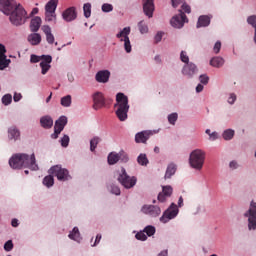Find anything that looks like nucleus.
Wrapping results in <instances>:
<instances>
[{
    "label": "nucleus",
    "instance_id": "1",
    "mask_svg": "<svg viewBox=\"0 0 256 256\" xmlns=\"http://www.w3.org/2000/svg\"><path fill=\"white\" fill-rule=\"evenodd\" d=\"M0 11L4 15H9L10 22L15 27H19L25 24V19H27V11L21 6L17 5L15 0H0Z\"/></svg>",
    "mask_w": 256,
    "mask_h": 256
},
{
    "label": "nucleus",
    "instance_id": "2",
    "mask_svg": "<svg viewBox=\"0 0 256 256\" xmlns=\"http://www.w3.org/2000/svg\"><path fill=\"white\" fill-rule=\"evenodd\" d=\"M9 165L12 169H31L32 171H37L39 166L35 160V154L31 156L28 154H15L9 160Z\"/></svg>",
    "mask_w": 256,
    "mask_h": 256
},
{
    "label": "nucleus",
    "instance_id": "3",
    "mask_svg": "<svg viewBox=\"0 0 256 256\" xmlns=\"http://www.w3.org/2000/svg\"><path fill=\"white\" fill-rule=\"evenodd\" d=\"M116 116L119 121H127V113H129V98L123 93H118L116 95Z\"/></svg>",
    "mask_w": 256,
    "mask_h": 256
},
{
    "label": "nucleus",
    "instance_id": "4",
    "mask_svg": "<svg viewBox=\"0 0 256 256\" xmlns=\"http://www.w3.org/2000/svg\"><path fill=\"white\" fill-rule=\"evenodd\" d=\"M189 163L193 169L201 171L203 165L205 164V151L201 149H196L191 152Z\"/></svg>",
    "mask_w": 256,
    "mask_h": 256
},
{
    "label": "nucleus",
    "instance_id": "5",
    "mask_svg": "<svg viewBox=\"0 0 256 256\" xmlns=\"http://www.w3.org/2000/svg\"><path fill=\"white\" fill-rule=\"evenodd\" d=\"M117 181L125 189H133V187H135V185H137V177L129 176V174H127V170H125V168H121V170L119 171Z\"/></svg>",
    "mask_w": 256,
    "mask_h": 256
},
{
    "label": "nucleus",
    "instance_id": "6",
    "mask_svg": "<svg viewBox=\"0 0 256 256\" xmlns=\"http://www.w3.org/2000/svg\"><path fill=\"white\" fill-rule=\"evenodd\" d=\"M49 175H53L56 177L58 181H69L71 179V175L69 174V170L67 168H62L61 165L52 166L49 171Z\"/></svg>",
    "mask_w": 256,
    "mask_h": 256
},
{
    "label": "nucleus",
    "instance_id": "7",
    "mask_svg": "<svg viewBox=\"0 0 256 256\" xmlns=\"http://www.w3.org/2000/svg\"><path fill=\"white\" fill-rule=\"evenodd\" d=\"M244 217L248 218V229L251 231L252 229H256V202L252 201L250 203V208L247 212H245Z\"/></svg>",
    "mask_w": 256,
    "mask_h": 256
},
{
    "label": "nucleus",
    "instance_id": "8",
    "mask_svg": "<svg viewBox=\"0 0 256 256\" xmlns=\"http://www.w3.org/2000/svg\"><path fill=\"white\" fill-rule=\"evenodd\" d=\"M130 33L131 27H125L116 35L117 39H120V41H124V49L126 53H131V41L129 40Z\"/></svg>",
    "mask_w": 256,
    "mask_h": 256
},
{
    "label": "nucleus",
    "instance_id": "9",
    "mask_svg": "<svg viewBox=\"0 0 256 256\" xmlns=\"http://www.w3.org/2000/svg\"><path fill=\"white\" fill-rule=\"evenodd\" d=\"M179 215V208L175 203H172L170 207L163 213L160 218L161 223H169L171 219H175Z\"/></svg>",
    "mask_w": 256,
    "mask_h": 256
},
{
    "label": "nucleus",
    "instance_id": "10",
    "mask_svg": "<svg viewBox=\"0 0 256 256\" xmlns=\"http://www.w3.org/2000/svg\"><path fill=\"white\" fill-rule=\"evenodd\" d=\"M179 13V15L174 16L170 21L172 27H175V29H181L189 21L183 10H179Z\"/></svg>",
    "mask_w": 256,
    "mask_h": 256
},
{
    "label": "nucleus",
    "instance_id": "11",
    "mask_svg": "<svg viewBox=\"0 0 256 256\" xmlns=\"http://www.w3.org/2000/svg\"><path fill=\"white\" fill-rule=\"evenodd\" d=\"M105 107V96L103 93L96 92L93 94V109L95 111H99V109H103Z\"/></svg>",
    "mask_w": 256,
    "mask_h": 256
},
{
    "label": "nucleus",
    "instance_id": "12",
    "mask_svg": "<svg viewBox=\"0 0 256 256\" xmlns=\"http://www.w3.org/2000/svg\"><path fill=\"white\" fill-rule=\"evenodd\" d=\"M7 49L5 48V45L0 44V71H3V69H7L9 65L11 64V59H7Z\"/></svg>",
    "mask_w": 256,
    "mask_h": 256
},
{
    "label": "nucleus",
    "instance_id": "13",
    "mask_svg": "<svg viewBox=\"0 0 256 256\" xmlns=\"http://www.w3.org/2000/svg\"><path fill=\"white\" fill-rule=\"evenodd\" d=\"M141 211L145 213V215H150V217H159V215H161V208H159V206L144 205Z\"/></svg>",
    "mask_w": 256,
    "mask_h": 256
},
{
    "label": "nucleus",
    "instance_id": "14",
    "mask_svg": "<svg viewBox=\"0 0 256 256\" xmlns=\"http://www.w3.org/2000/svg\"><path fill=\"white\" fill-rule=\"evenodd\" d=\"M173 195V187L167 185V186H162V192L158 194V201L160 203H165L169 197Z\"/></svg>",
    "mask_w": 256,
    "mask_h": 256
},
{
    "label": "nucleus",
    "instance_id": "15",
    "mask_svg": "<svg viewBox=\"0 0 256 256\" xmlns=\"http://www.w3.org/2000/svg\"><path fill=\"white\" fill-rule=\"evenodd\" d=\"M42 61L40 62V67L42 69V75H47L49 69H51V62L53 61V57L51 55H42Z\"/></svg>",
    "mask_w": 256,
    "mask_h": 256
},
{
    "label": "nucleus",
    "instance_id": "16",
    "mask_svg": "<svg viewBox=\"0 0 256 256\" xmlns=\"http://www.w3.org/2000/svg\"><path fill=\"white\" fill-rule=\"evenodd\" d=\"M143 12L151 19L153 17V13L155 12V1L154 0H144L143 2Z\"/></svg>",
    "mask_w": 256,
    "mask_h": 256
},
{
    "label": "nucleus",
    "instance_id": "17",
    "mask_svg": "<svg viewBox=\"0 0 256 256\" xmlns=\"http://www.w3.org/2000/svg\"><path fill=\"white\" fill-rule=\"evenodd\" d=\"M111 72L109 70H100L95 75L97 83H109Z\"/></svg>",
    "mask_w": 256,
    "mask_h": 256
},
{
    "label": "nucleus",
    "instance_id": "18",
    "mask_svg": "<svg viewBox=\"0 0 256 256\" xmlns=\"http://www.w3.org/2000/svg\"><path fill=\"white\" fill-rule=\"evenodd\" d=\"M62 17L64 21H67L68 23L71 21H75V19H77V11L75 10V7H70L66 9L63 12Z\"/></svg>",
    "mask_w": 256,
    "mask_h": 256
},
{
    "label": "nucleus",
    "instance_id": "19",
    "mask_svg": "<svg viewBox=\"0 0 256 256\" xmlns=\"http://www.w3.org/2000/svg\"><path fill=\"white\" fill-rule=\"evenodd\" d=\"M183 75H186L187 77H193L195 73H197V66L193 63L186 64L182 69Z\"/></svg>",
    "mask_w": 256,
    "mask_h": 256
},
{
    "label": "nucleus",
    "instance_id": "20",
    "mask_svg": "<svg viewBox=\"0 0 256 256\" xmlns=\"http://www.w3.org/2000/svg\"><path fill=\"white\" fill-rule=\"evenodd\" d=\"M42 31L46 36V41L49 45H53V43H55V36L53 35V33L51 32V27L44 25L42 27Z\"/></svg>",
    "mask_w": 256,
    "mask_h": 256
},
{
    "label": "nucleus",
    "instance_id": "21",
    "mask_svg": "<svg viewBox=\"0 0 256 256\" xmlns=\"http://www.w3.org/2000/svg\"><path fill=\"white\" fill-rule=\"evenodd\" d=\"M151 137V131H142L135 135L136 143H147V140Z\"/></svg>",
    "mask_w": 256,
    "mask_h": 256
},
{
    "label": "nucleus",
    "instance_id": "22",
    "mask_svg": "<svg viewBox=\"0 0 256 256\" xmlns=\"http://www.w3.org/2000/svg\"><path fill=\"white\" fill-rule=\"evenodd\" d=\"M41 23V17L36 16L32 18L30 22V31H32V33H37V31H39L41 28Z\"/></svg>",
    "mask_w": 256,
    "mask_h": 256
},
{
    "label": "nucleus",
    "instance_id": "23",
    "mask_svg": "<svg viewBox=\"0 0 256 256\" xmlns=\"http://www.w3.org/2000/svg\"><path fill=\"white\" fill-rule=\"evenodd\" d=\"M210 24H211V17H209L207 15H202L198 18L196 27H197V29H199L201 27H209Z\"/></svg>",
    "mask_w": 256,
    "mask_h": 256
},
{
    "label": "nucleus",
    "instance_id": "24",
    "mask_svg": "<svg viewBox=\"0 0 256 256\" xmlns=\"http://www.w3.org/2000/svg\"><path fill=\"white\" fill-rule=\"evenodd\" d=\"M40 123L44 129H51L53 127V118L44 116L40 119Z\"/></svg>",
    "mask_w": 256,
    "mask_h": 256
},
{
    "label": "nucleus",
    "instance_id": "25",
    "mask_svg": "<svg viewBox=\"0 0 256 256\" xmlns=\"http://www.w3.org/2000/svg\"><path fill=\"white\" fill-rule=\"evenodd\" d=\"M8 137L9 139H14V141H17L19 137H21V132L17 127L13 126L8 129Z\"/></svg>",
    "mask_w": 256,
    "mask_h": 256
},
{
    "label": "nucleus",
    "instance_id": "26",
    "mask_svg": "<svg viewBox=\"0 0 256 256\" xmlns=\"http://www.w3.org/2000/svg\"><path fill=\"white\" fill-rule=\"evenodd\" d=\"M58 4L59 0H50L45 6L46 13H55Z\"/></svg>",
    "mask_w": 256,
    "mask_h": 256
},
{
    "label": "nucleus",
    "instance_id": "27",
    "mask_svg": "<svg viewBox=\"0 0 256 256\" xmlns=\"http://www.w3.org/2000/svg\"><path fill=\"white\" fill-rule=\"evenodd\" d=\"M28 43L31 45H39L41 43V34L32 33L28 36Z\"/></svg>",
    "mask_w": 256,
    "mask_h": 256
},
{
    "label": "nucleus",
    "instance_id": "28",
    "mask_svg": "<svg viewBox=\"0 0 256 256\" xmlns=\"http://www.w3.org/2000/svg\"><path fill=\"white\" fill-rule=\"evenodd\" d=\"M65 125H67V118L65 116H61L56 122L54 128L60 129L63 131L65 129Z\"/></svg>",
    "mask_w": 256,
    "mask_h": 256
},
{
    "label": "nucleus",
    "instance_id": "29",
    "mask_svg": "<svg viewBox=\"0 0 256 256\" xmlns=\"http://www.w3.org/2000/svg\"><path fill=\"white\" fill-rule=\"evenodd\" d=\"M177 166L175 164H169L165 173V179H171L173 174L176 173Z\"/></svg>",
    "mask_w": 256,
    "mask_h": 256
},
{
    "label": "nucleus",
    "instance_id": "30",
    "mask_svg": "<svg viewBox=\"0 0 256 256\" xmlns=\"http://www.w3.org/2000/svg\"><path fill=\"white\" fill-rule=\"evenodd\" d=\"M225 63V60H223V58L221 57H214L210 60V65L212 67H223V64Z\"/></svg>",
    "mask_w": 256,
    "mask_h": 256
},
{
    "label": "nucleus",
    "instance_id": "31",
    "mask_svg": "<svg viewBox=\"0 0 256 256\" xmlns=\"http://www.w3.org/2000/svg\"><path fill=\"white\" fill-rule=\"evenodd\" d=\"M119 153L111 152L108 155V164L109 165H115L116 163L119 162Z\"/></svg>",
    "mask_w": 256,
    "mask_h": 256
},
{
    "label": "nucleus",
    "instance_id": "32",
    "mask_svg": "<svg viewBox=\"0 0 256 256\" xmlns=\"http://www.w3.org/2000/svg\"><path fill=\"white\" fill-rule=\"evenodd\" d=\"M137 163L142 167H147V165H149V159L147 158V154H140L137 158Z\"/></svg>",
    "mask_w": 256,
    "mask_h": 256
},
{
    "label": "nucleus",
    "instance_id": "33",
    "mask_svg": "<svg viewBox=\"0 0 256 256\" xmlns=\"http://www.w3.org/2000/svg\"><path fill=\"white\" fill-rule=\"evenodd\" d=\"M55 176H53L52 174L46 176L43 179V185H45L46 187H53V185H55Z\"/></svg>",
    "mask_w": 256,
    "mask_h": 256
},
{
    "label": "nucleus",
    "instance_id": "34",
    "mask_svg": "<svg viewBox=\"0 0 256 256\" xmlns=\"http://www.w3.org/2000/svg\"><path fill=\"white\" fill-rule=\"evenodd\" d=\"M223 139H225V141H231V139H233V137H235V130L233 129H227L223 132L222 134Z\"/></svg>",
    "mask_w": 256,
    "mask_h": 256
},
{
    "label": "nucleus",
    "instance_id": "35",
    "mask_svg": "<svg viewBox=\"0 0 256 256\" xmlns=\"http://www.w3.org/2000/svg\"><path fill=\"white\" fill-rule=\"evenodd\" d=\"M69 239H73V241H79L81 234L79 233V228L74 227L72 232L68 235Z\"/></svg>",
    "mask_w": 256,
    "mask_h": 256
},
{
    "label": "nucleus",
    "instance_id": "36",
    "mask_svg": "<svg viewBox=\"0 0 256 256\" xmlns=\"http://www.w3.org/2000/svg\"><path fill=\"white\" fill-rule=\"evenodd\" d=\"M57 19V16L55 15V12H45V21L48 23H55Z\"/></svg>",
    "mask_w": 256,
    "mask_h": 256
},
{
    "label": "nucleus",
    "instance_id": "37",
    "mask_svg": "<svg viewBox=\"0 0 256 256\" xmlns=\"http://www.w3.org/2000/svg\"><path fill=\"white\" fill-rule=\"evenodd\" d=\"M99 143H101V138L99 137H94L91 141H90V151H95V149H97V145H99Z\"/></svg>",
    "mask_w": 256,
    "mask_h": 256
},
{
    "label": "nucleus",
    "instance_id": "38",
    "mask_svg": "<svg viewBox=\"0 0 256 256\" xmlns=\"http://www.w3.org/2000/svg\"><path fill=\"white\" fill-rule=\"evenodd\" d=\"M60 103L62 107H71V95L62 97Z\"/></svg>",
    "mask_w": 256,
    "mask_h": 256
},
{
    "label": "nucleus",
    "instance_id": "39",
    "mask_svg": "<svg viewBox=\"0 0 256 256\" xmlns=\"http://www.w3.org/2000/svg\"><path fill=\"white\" fill-rule=\"evenodd\" d=\"M83 11L86 19H89V17H91V4L90 3L84 4Z\"/></svg>",
    "mask_w": 256,
    "mask_h": 256
},
{
    "label": "nucleus",
    "instance_id": "40",
    "mask_svg": "<svg viewBox=\"0 0 256 256\" xmlns=\"http://www.w3.org/2000/svg\"><path fill=\"white\" fill-rule=\"evenodd\" d=\"M138 29H139L140 33H142V34L148 33V31H149V27H147V24H145L144 21H140L138 23Z\"/></svg>",
    "mask_w": 256,
    "mask_h": 256
},
{
    "label": "nucleus",
    "instance_id": "41",
    "mask_svg": "<svg viewBox=\"0 0 256 256\" xmlns=\"http://www.w3.org/2000/svg\"><path fill=\"white\" fill-rule=\"evenodd\" d=\"M13 101V96L11 94H6L2 97L3 105H11Z\"/></svg>",
    "mask_w": 256,
    "mask_h": 256
},
{
    "label": "nucleus",
    "instance_id": "42",
    "mask_svg": "<svg viewBox=\"0 0 256 256\" xmlns=\"http://www.w3.org/2000/svg\"><path fill=\"white\" fill-rule=\"evenodd\" d=\"M144 233H146L148 237H153V235H155V226H146L144 228Z\"/></svg>",
    "mask_w": 256,
    "mask_h": 256
},
{
    "label": "nucleus",
    "instance_id": "43",
    "mask_svg": "<svg viewBox=\"0 0 256 256\" xmlns=\"http://www.w3.org/2000/svg\"><path fill=\"white\" fill-rule=\"evenodd\" d=\"M178 115L177 113H172L168 116V121L170 125H175V123L177 122L178 119Z\"/></svg>",
    "mask_w": 256,
    "mask_h": 256
},
{
    "label": "nucleus",
    "instance_id": "44",
    "mask_svg": "<svg viewBox=\"0 0 256 256\" xmlns=\"http://www.w3.org/2000/svg\"><path fill=\"white\" fill-rule=\"evenodd\" d=\"M135 237L138 241H147V235H145V230L138 232Z\"/></svg>",
    "mask_w": 256,
    "mask_h": 256
},
{
    "label": "nucleus",
    "instance_id": "45",
    "mask_svg": "<svg viewBox=\"0 0 256 256\" xmlns=\"http://www.w3.org/2000/svg\"><path fill=\"white\" fill-rule=\"evenodd\" d=\"M119 160L122 161L123 163H127V161H129V155H127V153L125 152H119Z\"/></svg>",
    "mask_w": 256,
    "mask_h": 256
},
{
    "label": "nucleus",
    "instance_id": "46",
    "mask_svg": "<svg viewBox=\"0 0 256 256\" xmlns=\"http://www.w3.org/2000/svg\"><path fill=\"white\" fill-rule=\"evenodd\" d=\"M102 11L104 13H111V11H113V5L107 4V3L103 4L102 5Z\"/></svg>",
    "mask_w": 256,
    "mask_h": 256
},
{
    "label": "nucleus",
    "instance_id": "47",
    "mask_svg": "<svg viewBox=\"0 0 256 256\" xmlns=\"http://www.w3.org/2000/svg\"><path fill=\"white\" fill-rule=\"evenodd\" d=\"M40 61H43V58H41V56H37L35 54H32L30 56V63H39Z\"/></svg>",
    "mask_w": 256,
    "mask_h": 256
},
{
    "label": "nucleus",
    "instance_id": "48",
    "mask_svg": "<svg viewBox=\"0 0 256 256\" xmlns=\"http://www.w3.org/2000/svg\"><path fill=\"white\" fill-rule=\"evenodd\" d=\"M180 59H181L182 63L188 64L189 63V56H187V52L182 51L181 54H180Z\"/></svg>",
    "mask_w": 256,
    "mask_h": 256
},
{
    "label": "nucleus",
    "instance_id": "49",
    "mask_svg": "<svg viewBox=\"0 0 256 256\" xmlns=\"http://www.w3.org/2000/svg\"><path fill=\"white\" fill-rule=\"evenodd\" d=\"M4 249L6 251H13V241L12 240H8L5 244H4Z\"/></svg>",
    "mask_w": 256,
    "mask_h": 256
},
{
    "label": "nucleus",
    "instance_id": "50",
    "mask_svg": "<svg viewBox=\"0 0 256 256\" xmlns=\"http://www.w3.org/2000/svg\"><path fill=\"white\" fill-rule=\"evenodd\" d=\"M61 145H62V147H69V137L67 135H64L62 137Z\"/></svg>",
    "mask_w": 256,
    "mask_h": 256
},
{
    "label": "nucleus",
    "instance_id": "51",
    "mask_svg": "<svg viewBox=\"0 0 256 256\" xmlns=\"http://www.w3.org/2000/svg\"><path fill=\"white\" fill-rule=\"evenodd\" d=\"M199 79H200V83H202V85H207V83H209V76H207L205 74L200 75Z\"/></svg>",
    "mask_w": 256,
    "mask_h": 256
},
{
    "label": "nucleus",
    "instance_id": "52",
    "mask_svg": "<svg viewBox=\"0 0 256 256\" xmlns=\"http://www.w3.org/2000/svg\"><path fill=\"white\" fill-rule=\"evenodd\" d=\"M111 193H113V195H121V189L119 186L113 185L111 186Z\"/></svg>",
    "mask_w": 256,
    "mask_h": 256
},
{
    "label": "nucleus",
    "instance_id": "53",
    "mask_svg": "<svg viewBox=\"0 0 256 256\" xmlns=\"http://www.w3.org/2000/svg\"><path fill=\"white\" fill-rule=\"evenodd\" d=\"M172 2V7H174V9H177L178 5H183V3H185V0H171Z\"/></svg>",
    "mask_w": 256,
    "mask_h": 256
},
{
    "label": "nucleus",
    "instance_id": "54",
    "mask_svg": "<svg viewBox=\"0 0 256 256\" xmlns=\"http://www.w3.org/2000/svg\"><path fill=\"white\" fill-rule=\"evenodd\" d=\"M181 8L184 13H191V6H189L187 3L184 2Z\"/></svg>",
    "mask_w": 256,
    "mask_h": 256
},
{
    "label": "nucleus",
    "instance_id": "55",
    "mask_svg": "<svg viewBox=\"0 0 256 256\" xmlns=\"http://www.w3.org/2000/svg\"><path fill=\"white\" fill-rule=\"evenodd\" d=\"M61 129H57L54 127V133L51 135L52 139H58L59 135L61 134Z\"/></svg>",
    "mask_w": 256,
    "mask_h": 256
},
{
    "label": "nucleus",
    "instance_id": "56",
    "mask_svg": "<svg viewBox=\"0 0 256 256\" xmlns=\"http://www.w3.org/2000/svg\"><path fill=\"white\" fill-rule=\"evenodd\" d=\"M214 52L217 54L221 51V42L220 41H217L214 45Z\"/></svg>",
    "mask_w": 256,
    "mask_h": 256
},
{
    "label": "nucleus",
    "instance_id": "57",
    "mask_svg": "<svg viewBox=\"0 0 256 256\" xmlns=\"http://www.w3.org/2000/svg\"><path fill=\"white\" fill-rule=\"evenodd\" d=\"M155 43H160L161 39H163V32H158L156 35H155Z\"/></svg>",
    "mask_w": 256,
    "mask_h": 256
},
{
    "label": "nucleus",
    "instance_id": "58",
    "mask_svg": "<svg viewBox=\"0 0 256 256\" xmlns=\"http://www.w3.org/2000/svg\"><path fill=\"white\" fill-rule=\"evenodd\" d=\"M235 101H237V96L235 94H230V97L228 98V103H230V105H233Z\"/></svg>",
    "mask_w": 256,
    "mask_h": 256
},
{
    "label": "nucleus",
    "instance_id": "59",
    "mask_svg": "<svg viewBox=\"0 0 256 256\" xmlns=\"http://www.w3.org/2000/svg\"><path fill=\"white\" fill-rule=\"evenodd\" d=\"M22 98H23V96L21 95V93H17V92L14 93L13 99H14L15 103L21 101Z\"/></svg>",
    "mask_w": 256,
    "mask_h": 256
},
{
    "label": "nucleus",
    "instance_id": "60",
    "mask_svg": "<svg viewBox=\"0 0 256 256\" xmlns=\"http://www.w3.org/2000/svg\"><path fill=\"white\" fill-rule=\"evenodd\" d=\"M11 225L12 227H19V221L17 219H12Z\"/></svg>",
    "mask_w": 256,
    "mask_h": 256
},
{
    "label": "nucleus",
    "instance_id": "61",
    "mask_svg": "<svg viewBox=\"0 0 256 256\" xmlns=\"http://www.w3.org/2000/svg\"><path fill=\"white\" fill-rule=\"evenodd\" d=\"M209 137H210V139H211L212 141H215V139H217V132L211 133V134L209 135Z\"/></svg>",
    "mask_w": 256,
    "mask_h": 256
},
{
    "label": "nucleus",
    "instance_id": "62",
    "mask_svg": "<svg viewBox=\"0 0 256 256\" xmlns=\"http://www.w3.org/2000/svg\"><path fill=\"white\" fill-rule=\"evenodd\" d=\"M201 91H203V85L198 84V85L196 86V93H201Z\"/></svg>",
    "mask_w": 256,
    "mask_h": 256
},
{
    "label": "nucleus",
    "instance_id": "63",
    "mask_svg": "<svg viewBox=\"0 0 256 256\" xmlns=\"http://www.w3.org/2000/svg\"><path fill=\"white\" fill-rule=\"evenodd\" d=\"M229 166L231 169H237V163L235 161L230 162Z\"/></svg>",
    "mask_w": 256,
    "mask_h": 256
},
{
    "label": "nucleus",
    "instance_id": "64",
    "mask_svg": "<svg viewBox=\"0 0 256 256\" xmlns=\"http://www.w3.org/2000/svg\"><path fill=\"white\" fill-rule=\"evenodd\" d=\"M169 255V253L167 252V250H163V251H161L159 254H158V256H168Z\"/></svg>",
    "mask_w": 256,
    "mask_h": 256
}]
</instances>
